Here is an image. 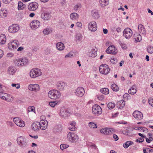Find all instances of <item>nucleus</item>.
Returning <instances> with one entry per match:
<instances>
[{
	"label": "nucleus",
	"mask_w": 153,
	"mask_h": 153,
	"mask_svg": "<svg viewBox=\"0 0 153 153\" xmlns=\"http://www.w3.org/2000/svg\"><path fill=\"white\" fill-rule=\"evenodd\" d=\"M17 143L21 149L27 148L29 146V144L27 139L23 136H20L17 139Z\"/></svg>",
	"instance_id": "obj_1"
},
{
	"label": "nucleus",
	"mask_w": 153,
	"mask_h": 153,
	"mask_svg": "<svg viewBox=\"0 0 153 153\" xmlns=\"http://www.w3.org/2000/svg\"><path fill=\"white\" fill-rule=\"evenodd\" d=\"M48 97L52 99L56 100L59 99L61 96L59 91L56 90H52L49 91L48 94Z\"/></svg>",
	"instance_id": "obj_2"
},
{
	"label": "nucleus",
	"mask_w": 153,
	"mask_h": 153,
	"mask_svg": "<svg viewBox=\"0 0 153 153\" xmlns=\"http://www.w3.org/2000/svg\"><path fill=\"white\" fill-rule=\"evenodd\" d=\"M28 62V60L26 58H17L14 60L15 65L18 67H21L26 65Z\"/></svg>",
	"instance_id": "obj_3"
},
{
	"label": "nucleus",
	"mask_w": 153,
	"mask_h": 153,
	"mask_svg": "<svg viewBox=\"0 0 153 153\" xmlns=\"http://www.w3.org/2000/svg\"><path fill=\"white\" fill-rule=\"evenodd\" d=\"M67 138L69 142L75 143L78 141L79 137L77 135L74 133L70 132L68 134Z\"/></svg>",
	"instance_id": "obj_4"
},
{
	"label": "nucleus",
	"mask_w": 153,
	"mask_h": 153,
	"mask_svg": "<svg viewBox=\"0 0 153 153\" xmlns=\"http://www.w3.org/2000/svg\"><path fill=\"white\" fill-rule=\"evenodd\" d=\"M99 70L101 73L106 75L109 72L110 69L108 65L103 64L100 66Z\"/></svg>",
	"instance_id": "obj_5"
},
{
	"label": "nucleus",
	"mask_w": 153,
	"mask_h": 153,
	"mask_svg": "<svg viewBox=\"0 0 153 153\" xmlns=\"http://www.w3.org/2000/svg\"><path fill=\"white\" fill-rule=\"evenodd\" d=\"M42 72L39 69H32L30 72V75L31 77L35 78L40 76Z\"/></svg>",
	"instance_id": "obj_6"
},
{
	"label": "nucleus",
	"mask_w": 153,
	"mask_h": 153,
	"mask_svg": "<svg viewBox=\"0 0 153 153\" xmlns=\"http://www.w3.org/2000/svg\"><path fill=\"white\" fill-rule=\"evenodd\" d=\"M123 35L126 39L130 38L132 35V31L129 28L125 29L123 32Z\"/></svg>",
	"instance_id": "obj_7"
},
{
	"label": "nucleus",
	"mask_w": 153,
	"mask_h": 153,
	"mask_svg": "<svg viewBox=\"0 0 153 153\" xmlns=\"http://www.w3.org/2000/svg\"><path fill=\"white\" fill-rule=\"evenodd\" d=\"M92 111L94 114L97 115L101 114L102 113L101 107L98 105L95 104L93 106Z\"/></svg>",
	"instance_id": "obj_8"
},
{
	"label": "nucleus",
	"mask_w": 153,
	"mask_h": 153,
	"mask_svg": "<svg viewBox=\"0 0 153 153\" xmlns=\"http://www.w3.org/2000/svg\"><path fill=\"white\" fill-rule=\"evenodd\" d=\"M19 42L16 40H14L10 42L8 44L9 49L11 50L16 49L19 46Z\"/></svg>",
	"instance_id": "obj_9"
},
{
	"label": "nucleus",
	"mask_w": 153,
	"mask_h": 153,
	"mask_svg": "<svg viewBox=\"0 0 153 153\" xmlns=\"http://www.w3.org/2000/svg\"><path fill=\"white\" fill-rule=\"evenodd\" d=\"M75 95L77 96L81 97L85 94L84 89L81 87H78L75 90Z\"/></svg>",
	"instance_id": "obj_10"
},
{
	"label": "nucleus",
	"mask_w": 153,
	"mask_h": 153,
	"mask_svg": "<svg viewBox=\"0 0 153 153\" xmlns=\"http://www.w3.org/2000/svg\"><path fill=\"white\" fill-rule=\"evenodd\" d=\"M89 30L92 32L96 31L97 29V25L95 21L91 22L88 25Z\"/></svg>",
	"instance_id": "obj_11"
},
{
	"label": "nucleus",
	"mask_w": 153,
	"mask_h": 153,
	"mask_svg": "<svg viewBox=\"0 0 153 153\" xmlns=\"http://www.w3.org/2000/svg\"><path fill=\"white\" fill-rule=\"evenodd\" d=\"M13 121L17 126L20 127H23L25 126V122L23 120L20 119L19 118L15 117L14 118Z\"/></svg>",
	"instance_id": "obj_12"
},
{
	"label": "nucleus",
	"mask_w": 153,
	"mask_h": 153,
	"mask_svg": "<svg viewBox=\"0 0 153 153\" xmlns=\"http://www.w3.org/2000/svg\"><path fill=\"white\" fill-rule=\"evenodd\" d=\"M19 26L17 24H13L9 28V31L11 33H14L19 30Z\"/></svg>",
	"instance_id": "obj_13"
},
{
	"label": "nucleus",
	"mask_w": 153,
	"mask_h": 153,
	"mask_svg": "<svg viewBox=\"0 0 153 153\" xmlns=\"http://www.w3.org/2000/svg\"><path fill=\"white\" fill-rule=\"evenodd\" d=\"M59 114L62 117H66L70 115V113L67 110L64 108H62Z\"/></svg>",
	"instance_id": "obj_14"
},
{
	"label": "nucleus",
	"mask_w": 153,
	"mask_h": 153,
	"mask_svg": "<svg viewBox=\"0 0 153 153\" xmlns=\"http://www.w3.org/2000/svg\"><path fill=\"white\" fill-rule=\"evenodd\" d=\"M106 52L107 53L115 54L117 53V51L114 46L111 45L107 48Z\"/></svg>",
	"instance_id": "obj_15"
},
{
	"label": "nucleus",
	"mask_w": 153,
	"mask_h": 153,
	"mask_svg": "<svg viewBox=\"0 0 153 153\" xmlns=\"http://www.w3.org/2000/svg\"><path fill=\"white\" fill-rule=\"evenodd\" d=\"M38 7V4L36 2H33L30 3L28 6V10L30 11H35Z\"/></svg>",
	"instance_id": "obj_16"
},
{
	"label": "nucleus",
	"mask_w": 153,
	"mask_h": 153,
	"mask_svg": "<svg viewBox=\"0 0 153 153\" xmlns=\"http://www.w3.org/2000/svg\"><path fill=\"white\" fill-rule=\"evenodd\" d=\"M133 117L137 120H141L143 118L142 113L137 111H134L133 113Z\"/></svg>",
	"instance_id": "obj_17"
},
{
	"label": "nucleus",
	"mask_w": 153,
	"mask_h": 153,
	"mask_svg": "<svg viewBox=\"0 0 153 153\" xmlns=\"http://www.w3.org/2000/svg\"><path fill=\"white\" fill-rule=\"evenodd\" d=\"M40 25V22L39 21L36 20H33L30 24L31 28L34 30L39 27Z\"/></svg>",
	"instance_id": "obj_18"
},
{
	"label": "nucleus",
	"mask_w": 153,
	"mask_h": 153,
	"mask_svg": "<svg viewBox=\"0 0 153 153\" xmlns=\"http://www.w3.org/2000/svg\"><path fill=\"white\" fill-rule=\"evenodd\" d=\"M28 89L34 91H37L39 89V86L37 84L29 85L28 87Z\"/></svg>",
	"instance_id": "obj_19"
},
{
	"label": "nucleus",
	"mask_w": 153,
	"mask_h": 153,
	"mask_svg": "<svg viewBox=\"0 0 153 153\" xmlns=\"http://www.w3.org/2000/svg\"><path fill=\"white\" fill-rule=\"evenodd\" d=\"M113 131V129L110 128H102L100 130V132L104 134H111Z\"/></svg>",
	"instance_id": "obj_20"
},
{
	"label": "nucleus",
	"mask_w": 153,
	"mask_h": 153,
	"mask_svg": "<svg viewBox=\"0 0 153 153\" xmlns=\"http://www.w3.org/2000/svg\"><path fill=\"white\" fill-rule=\"evenodd\" d=\"M66 85V83L62 82H59L56 84L57 88L60 90H63Z\"/></svg>",
	"instance_id": "obj_21"
},
{
	"label": "nucleus",
	"mask_w": 153,
	"mask_h": 153,
	"mask_svg": "<svg viewBox=\"0 0 153 153\" xmlns=\"http://www.w3.org/2000/svg\"><path fill=\"white\" fill-rule=\"evenodd\" d=\"M40 124L39 122L33 123L31 125L32 128L34 131H37L40 129Z\"/></svg>",
	"instance_id": "obj_22"
},
{
	"label": "nucleus",
	"mask_w": 153,
	"mask_h": 153,
	"mask_svg": "<svg viewBox=\"0 0 153 153\" xmlns=\"http://www.w3.org/2000/svg\"><path fill=\"white\" fill-rule=\"evenodd\" d=\"M138 29L140 33L145 36L146 35V31L144 27L142 24H139L138 26Z\"/></svg>",
	"instance_id": "obj_23"
},
{
	"label": "nucleus",
	"mask_w": 153,
	"mask_h": 153,
	"mask_svg": "<svg viewBox=\"0 0 153 153\" xmlns=\"http://www.w3.org/2000/svg\"><path fill=\"white\" fill-rule=\"evenodd\" d=\"M69 124L70 125L68 128L69 130L72 131H75L76 129V127L75 126L76 123L75 122L72 121L70 122Z\"/></svg>",
	"instance_id": "obj_24"
},
{
	"label": "nucleus",
	"mask_w": 153,
	"mask_h": 153,
	"mask_svg": "<svg viewBox=\"0 0 153 153\" xmlns=\"http://www.w3.org/2000/svg\"><path fill=\"white\" fill-rule=\"evenodd\" d=\"M100 5L102 7H104L109 4V0H99Z\"/></svg>",
	"instance_id": "obj_25"
},
{
	"label": "nucleus",
	"mask_w": 153,
	"mask_h": 153,
	"mask_svg": "<svg viewBox=\"0 0 153 153\" xmlns=\"http://www.w3.org/2000/svg\"><path fill=\"white\" fill-rule=\"evenodd\" d=\"M56 47L58 50L62 51L64 49L65 46L62 43L59 42L56 44Z\"/></svg>",
	"instance_id": "obj_26"
},
{
	"label": "nucleus",
	"mask_w": 153,
	"mask_h": 153,
	"mask_svg": "<svg viewBox=\"0 0 153 153\" xmlns=\"http://www.w3.org/2000/svg\"><path fill=\"white\" fill-rule=\"evenodd\" d=\"M125 102L123 100L119 101L117 103V107L120 109L123 108L125 106Z\"/></svg>",
	"instance_id": "obj_27"
},
{
	"label": "nucleus",
	"mask_w": 153,
	"mask_h": 153,
	"mask_svg": "<svg viewBox=\"0 0 153 153\" xmlns=\"http://www.w3.org/2000/svg\"><path fill=\"white\" fill-rule=\"evenodd\" d=\"M62 129V125L61 124H58L55 126L53 129V131L55 133H56L57 132H60Z\"/></svg>",
	"instance_id": "obj_28"
},
{
	"label": "nucleus",
	"mask_w": 153,
	"mask_h": 153,
	"mask_svg": "<svg viewBox=\"0 0 153 153\" xmlns=\"http://www.w3.org/2000/svg\"><path fill=\"white\" fill-rule=\"evenodd\" d=\"M137 92L135 85H133L132 87L128 90V93L134 95Z\"/></svg>",
	"instance_id": "obj_29"
},
{
	"label": "nucleus",
	"mask_w": 153,
	"mask_h": 153,
	"mask_svg": "<svg viewBox=\"0 0 153 153\" xmlns=\"http://www.w3.org/2000/svg\"><path fill=\"white\" fill-rule=\"evenodd\" d=\"M91 13L92 16L94 19H98L99 17V14L97 10H92L91 11Z\"/></svg>",
	"instance_id": "obj_30"
},
{
	"label": "nucleus",
	"mask_w": 153,
	"mask_h": 153,
	"mask_svg": "<svg viewBox=\"0 0 153 153\" xmlns=\"http://www.w3.org/2000/svg\"><path fill=\"white\" fill-rule=\"evenodd\" d=\"M6 41V36L4 34H2L0 35V44H5Z\"/></svg>",
	"instance_id": "obj_31"
},
{
	"label": "nucleus",
	"mask_w": 153,
	"mask_h": 153,
	"mask_svg": "<svg viewBox=\"0 0 153 153\" xmlns=\"http://www.w3.org/2000/svg\"><path fill=\"white\" fill-rule=\"evenodd\" d=\"M8 12L5 9H1L0 11V15L2 17H5L7 16Z\"/></svg>",
	"instance_id": "obj_32"
},
{
	"label": "nucleus",
	"mask_w": 153,
	"mask_h": 153,
	"mask_svg": "<svg viewBox=\"0 0 153 153\" xmlns=\"http://www.w3.org/2000/svg\"><path fill=\"white\" fill-rule=\"evenodd\" d=\"M79 16V15L75 13H72L70 15V17L72 20H75L78 19Z\"/></svg>",
	"instance_id": "obj_33"
},
{
	"label": "nucleus",
	"mask_w": 153,
	"mask_h": 153,
	"mask_svg": "<svg viewBox=\"0 0 153 153\" xmlns=\"http://www.w3.org/2000/svg\"><path fill=\"white\" fill-rule=\"evenodd\" d=\"M52 28H47L43 30V32L45 35H48L52 32Z\"/></svg>",
	"instance_id": "obj_34"
},
{
	"label": "nucleus",
	"mask_w": 153,
	"mask_h": 153,
	"mask_svg": "<svg viewBox=\"0 0 153 153\" xmlns=\"http://www.w3.org/2000/svg\"><path fill=\"white\" fill-rule=\"evenodd\" d=\"M134 39L137 42H140L142 40V37L140 34H134Z\"/></svg>",
	"instance_id": "obj_35"
},
{
	"label": "nucleus",
	"mask_w": 153,
	"mask_h": 153,
	"mask_svg": "<svg viewBox=\"0 0 153 153\" xmlns=\"http://www.w3.org/2000/svg\"><path fill=\"white\" fill-rule=\"evenodd\" d=\"M49 15L47 13H42L41 15V18L44 20H47L48 19Z\"/></svg>",
	"instance_id": "obj_36"
},
{
	"label": "nucleus",
	"mask_w": 153,
	"mask_h": 153,
	"mask_svg": "<svg viewBox=\"0 0 153 153\" xmlns=\"http://www.w3.org/2000/svg\"><path fill=\"white\" fill-rule=\"evenodd\" d=\"M133 144V142L131 141H128L126 142L123 144V146L125 148H128L130 146Z\"/></svg>",
	"instance_id": "obj_37"
},
{
	"label": "nucleus",
	"mask_w": 153,
	"mask_h": 153,
	"mask_svg": "<svg viewBox=\"0 0 153 153\" xmlns=\"http://www.w3.org/2000/svg\"><path fill=\"white\" fill-rule=\"evenodd\" d=\"M25 7V5H24L22 2L20 1L19 2L18 7L19 10L23 9Z\"/></svg>",
	"instance_id": "obj_38"
},
{
	"label": "nucleus",
	"mask_w": 153,
	"mask_h": 153,
	"mask_svg": "<svg viewBox=\"0 0 153 153\" xmlns=\"http://www.w3.org/2000/svg\"><path fill=\"white\" fill-rule=\"evenodd\" d=\"M112 89L115 91H117L119 90V88L118 86L115 84H113L111 85Z\"/></svg>",
	"instance_id": "obj_39"
},
{
	"label": "nucleus",
	"mask_w": 153,
	"mask_h": 153,
	"mask_svg": "<svg viewBox=\"0 0 153 153\" xmlns=\"http://www.w3.org/2000/svg\"><path fill=\"white\" fill-rule=\"evenodd\" d=\"M89 55L90 56L92 57H94L97 55L96 51L94 49L92 50L89 52Z\"/></svg>",
	"instance_id": "obj_40"
},
{
	"label": "nucleus",
	"mask_w": 153,
	"mask_h": 153,
	"mask_svg": "<svg viewBox=\"0 0 153 153\" xmlns=\"http://www.w3.org/2000/svg\"><path fill=\"white\" fill-rule=\"evenodd\" d=\"M14 68L13 67H10L8 70V72L10 74H13L15 72Z\"/></svg>",
	"instance_id": "obj_41"
},
{
	"label": "nucleus",
	"mask_w": 153,
	"mask_h": 153,
	"mask_svg": "<svg viewBox=\"0 0 153 153\" xmlns=\"http://www.w3.org/2000/svg\"><path fill=\"white\" fill-rule=\"evenodd\" d=\"M101 92L105 94H108L109 93V91L107 88H103L100 90Z\"/></svg>",
	"instance_id": "obj_42"
},
{
	"label": "nucleus",
	"mask_w": 153,
	"mask_h": 153,
	"mask_svg": "<svg viewBox=\"0 0 153 153\" xmlns=\"http://www.w3.org/2000/svg\"><path fill=\"white\" fill-rule=\"evenodd\" d=\"M115 105L114 103L112 102H109L107 105L108 108L110 109L113 108L115 106Z\"/></svg>",
	"instance_id": "obj_43"
},
{
	"label": "nucleus",
	"mask_w": 153,
	"mask_h": 153,
	"mask_svg": "<svg viewBox=\"0 0 153 153\" xmlns=\"http://www.w3.org/2000/svg\"><path fill=\"white\" fill-rule=\"evenodd\" d=\"M89 126L92 128H95L97 127V125L93 122H90L89 123Z\"/></svg>",
	"instance_id": "obj_44"
},
{
	"label": "nucleus",
	"mask_w": 153,
	"mask_h": 153,
	"mask_svg": "<svg viewBox=\"0 0 153 153\" xmlns=\"http://www.w3.org/2000/svg\"><path fill=\"white\" fill-rule=\"evenodd\" d=\"M147 51L150 53H153V47L151 46H149L147 48Z\"/></svg>",
	"instance_id": "obj_45"
},
{
	"label": "nucleus",
	"mask_w": 153,
	"mask_h": 153,
	"mask_svg": "<svg viewBox=\"0 0 153 153\" xmlns=\"http://www.w3.org/2000/svg\"><path fill=\"white\" fill-rule=\"evenodd\" d=\"M69 147L68 145L65 144H62L60 145V147L61 149L63 150L64 149H66Z\"/></svg>",
	"instance_id": "obj_46"
},
{
	"label": "nucleus",
	"mask_w": 153,
	"mask_h": 153,
	"mask_svg": "<svg viewBox=\"0 0 153 153\" xmlns=\"http://www.w3.org/2000/svg\"><path fill=\"white\" fill-rule=\"evenodd\" d=\"M39 123L40 124V125H48V122L47 120H41Z\"/></svg>",
	"instance_id": "obj_47"
},
{
	"label": "nucleus",
	"mask_w": 153,
	"mask_h": 153,
	"mask_svg": "<svg viewBox=\"0 0 153 153\" xmlns=\"http://www.w3.org/2000/svg\"><path fill=\"white\" fill-rule=\"evenodd\" d=\"M56 101L51 102H49V104L50 106L52 107H54L56 105Z\"/></svg>",
	"instance_id": "obj_48"
},
{
	"label": "nucleus",
	"mask_w": 153,
	"mask_h": 153,
	"mask_svg": "<svg viewBox=\"0 0 153 153\" xmlns=\"http://www.w3.org/2000/svg\"><path fill=\"white\" fill-rule=\"evenodd\" d=\"M6 94L4 93H0V97L3 100H6Z\"/></svg>",
	"instance_id": "obj_49"
},
{
	"label": "nucleus",
	"mask_w": 153,
	"mask_h": 153,
	"mask_svg": "<svg viewBox=\"0 0 153 153\" xmlns=\"http://www.w3.org/2000/svg\"><path fill=\"white\" fill-rule=\"evenodd\" d=\"M73 56V53L72 52L69 53L68 54L65 56V58H71Z\"/></svg>",
	"instance_id": "obj_50"
},
{
	"label": "nucleus",
	"mask_w": 153,
	"mask_h": 153,
	"mask_svg": "<svg viewBox=\"0 0 153 153\" xmlns=\"http://www.w3.org/2000/svg\"><path fill=\"white\" fill-rule=\"evenodd\" d=\"M110 61L112 63L115 64L117 62V60L116 58H113L111 59Z\"/></svg>",
	"instance_id": "obj_51"
},
{
	"label": "nucleus",
	"mask_w": 153,
	"mask_h": 153,
	"mask_svg": "<svg viewBox=\"0 0 153 153\" xmlns=\"http://www.w3.org/2000/svg\"><path fill=\"white\" fill-rule=\"evenodd\" d=\"M149 104L153 107V99L152 98H149Z\"/></svg>",
	"instance_id": "obj_52"
},
{
	"label": "nucleus",
	"mask_w": 153,
	"mask_h": 153,
	"mask_svg": "<svg viewBox=\"0 0 153 153\" xmlns=\"http://www.w3.org/2000/svg\"><path fill=\"white\" fill-rule=\"evenodd\" d=\"M47 125H40V128L42 130H45L47 128Z\"/></svg>",
	"instance_id": "obj_53"
},
{
	"label": "nucleus",
	"mask_w": 153,
	"mask_h": 153,
	"mask_svg": "<svg viewBox=\"0 0 153 153\" xmlns=\"http://www.w3.org/2000/svg\"><path fill=\"white\" fill-rule=\"evenodd\" d=\"M144 141V139L143 137L139 138L138 139L136 140V141L137 142L141 143L143 142Z\"/></svg>",
	"instance_id": "obj_54"
},
{
	"label": "nucleus",
	"mask_w": 153,
	"mask_h": 153,
	"mask_svg": "<svg viewBox=\"0 0 153 153\" xmlns=\"http://www.w3.org/2000/svg\"><path fill=\"white\" fill-rule=\"evenodd\" d=\"M81 4H77L74 6V9L75 10H77L78 9L81 7Z\"/></svg>",
	"instance_id": "obj_55"
},
{
	"label": "nucleus",
	"mask_w": 153,
	"mask_h": 153,
	"mask_svg": "<svg viewBox=\"0 0 153 153\" xmlns=\"http://www.w3.org/2000/svg\"><path fill=\"white\" fill-rule=\"evenodd\" d=\"M35 107L34 106H32L28 108V111H33L35 110Z\"/></svg>",
	"instance_id": "obj_56"
},
{
	"label": "nucleus",
	"mask_w": 153,
	"mask_h": 153,
	"mask_svg": "<svg viewBox=\"0 0 153 153\" xmlns=\"http://www.w3.org/2000/svg\"><path fill=\"white\" fill-rule=\"evenodd\" d=\"M82 38V35L81 34L77 35L76 36V38L78 40L80 41Z\"/></svg>",
	"instance_id": "obj_57"
},
{
	"label": "nucleus",
	"mask_w": 153,
	"mask_h": 153,
	"mask_svg": "<svg viewBox=\"0 0 153 153\" xmlns=\"http://www.w3.org/2000/svg\"><path fill=\"white\" fill-rule=\"evenodd\" d=\"M113 137L116 141L117 140L119 139L118 136L117 135L115 134H113Z\"/></svg>",
	"instance_id": "obj_58"
},
{
	"label": "nucleus",
	"mask_w": 153,
	"mask_h": 153,
	"mask_svg": "<svg viewBox=\"0 0 153 153\" xmlns=\"http://www.w3.org/2000/svg\"><path fill=\"white\" fill-rule=\"evenodd\" d=\"M38 50V48L37 47H34L32 48V50L33 52H36Z\"/></svg>",
	"instance_id": "obj_59"
},
{
	"label": "nucleus",
	"mask_w": 153,
	"mask_h": 153,
	"mask_svg": "<svg viewBox=\"0 0 153 153\" xmlns=\"http://www.w3.org/2000/svg\"><path fill=\"white\" fill-rule=\"evenodd\" d=\"M76 25L77 27H81L82 26V24L80 22H78L76 23Z\"/></svg>",
	"instance_id": "obj_60"
},
{
	"label": "nucleus",
	"mask_w": 153,
	"mask_h": 153,
	"mask_svg": "<svg viewBox=\"0 0 153 153\" xmlns=\"http://www.w3.org/2000/svg\"><path fill=\"white\" fill-rule=\"evenodd\" d=\"M97 98L100 100H102L104 99V96H103L102 95L98 96L97 97Z\"/></svg>",
	"instance_id": "obj_61"
},
{
	"label": "nucleus",
	"mask_w": 153,
	"mask_h": 153,
	"mask_svg": "<svg viewBox=\"0 0 153 153\" xmlns=\"http://www.w3.org/2000/svg\"><path fill=\"white\" fill-rule=\"evenodd\" d=\"M13 54L12 53H8L7 54V56L8 57H12L13 56Z\"/></svg>",
	"instance_id": "obj_62"
},
{
	"label": "nucleus",
	"mask_w": 153,
	"mask_h": 153,
	"mask_svg": "<svg viewBox=\"0 0 153 153\" xmlns=\"http://www.w3.org/2000/svg\"><path fill=\"white\" fill-rule=\"evenodd\" d=\"M11 0H3V2L6 4L9 3Z\"/></svg>",
	"instance_id": "obj_63"
},
{
	"label": "nucleus",
	"mask_w": 153,
	"mask_h": 153,
	"mask_svg": "<svg viewBox=\"0 0 153 153\" xmlns=\"http://www.w3.org/2000/svg\"><path fill=\"white\" fill-rule=\"evenodd\" d=\"M129 96V95L127 93L123 95L124 98H127Z\"/></svg>",
	"instance_id": "obj_64"
}]
</instances>
